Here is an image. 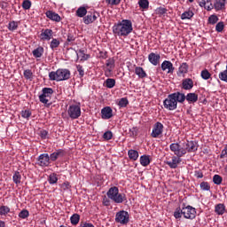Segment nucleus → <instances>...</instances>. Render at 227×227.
<instances>
[{"instance_id":"1","label":"nucleus","mask_w":227,"mask_h":227,"mask_svg":"<svg viewBox=\"0 0 227 227\" xmlns=\"http://www.w3.org/2000/svg\"><path fill=\"white\" fill-rule=\"evenodd\" d=\"M132 31H134V27L130 20H122L113 26V33L115 36L127 38Z\"/></svg>"},{"instance_id":"2","label":"nucleus","mask_w":227,"mask_h":227,"mask_svg":"<svg viewBox=\"0 0 227 227\" xmlns=\"http://www.w3.org/2000/svg\"><path fill=\"white\" fill-rule=\"evenodd\" d=\"M179 104L185 102V94L181 92H174L169 94L163 101V106L168 111H175Z\"/></svg>"},{"instance_id":"3","label":"nucleus","mask_w":227,"mask_h":227,"mask_svg":"<svg viewBox=\"0 0 227 227\" xmlns=\"http://www.w3.org/2000/svg\"><path fill=\"white\" fill-rule=\"evenodd\" d=\"M182 215H184V219H196V208L192 206H186L184 203L182 207H176L174 212L175 219H182Z\"/></svg>"},{"instance_id":"4","label":"nucleus","mask_w":227,"mask_h":227,"mask_svg":"<svg viewBox=\"0 0 227 227\" xmlns=\"http://www.w3.org/2000/svg\"><path fill=\"white\" fill-rule=\"evenodd\" d=\"M169 150L174 153V155L172 156L171 160H167L165 163L171 169H176V168H178V164L182 162V157H184V153L178 150L177 145L173 143L169 145Z\"/></svg>"},{"instance_id":"5","label":"nucleus","mask_w":227,"mask_h":227,"mask_svg":"<svg viewBox=\"0 0 227 227\" xmlns=\"http://www.w3.org/2000/svg\"><path fill=\"white\" fill-rule=\"evenodd\" d=\"M107 198L114 203L120 205L123 201H127V195L125 193H120V189L117 186H112L106 192Z\"/></svg>"},{"instance_id":"6","label":"nucleus","mask_w":227,"mask_h":227,"mask_svg":"<svg viewBox=\"0 0 227 227\" xmlns=\"http://www.w3.org/2000/svg\"><path fill=\"white\" fill-rule=\"evenodd\" d=\"M70 70L68 69H58L56 72L51 71L49 73L50 81H57L59 82L61 81H68L70 79Z\"/></svg>"},{"instance_id":"7","label":"nucleus","mask_w":227,"mask_h":227,"mask_svg":"<svg viewBox=\"0 0 227 227\" xmlns=\"http://www.w3.org/2000/svg\"><path fill=\"white\" fill-rule=\"evenodd\" d=\"M173 144L178 147V150L183 153V155L198 152V143L194 141H187L183 143L182 145H180L179 143Z\"/></svg>"},{"instance_id":"8","label":"nucleus","mask_w":227,"mask_h":227,"mask_svg":"<svg viewBox=\"0 0 227 227\" xmlns=\"http://www.w3.org/2000/svg\"><path fill=\"white\" fill-rule=\"evenodd\" d=\"M115 223L121 224L122 226H127L130 223V215L129 212L125 210H121L115 215Z\"/></svg>"},{"instance_id":"9","label":"nucleus","mask_w":227,"mask_h":227,"mask_svg":"<svg viewBox=\"0 0 227 227\" xmlns=\"http://www.w3.org/2000/svg\"><path fill=\"white\" fill-rule=\"evenodd\" d=\"M37 166L40 168H49L51 164V156L49 153H42L36 159Z\"/></svg>"},{"instance_id":"10","label":"nucleus","mask_w":227,"mask_h":227,"mask_svg":"<svg viewBox=\"0 0 227 227\" xmlns=\"http://www.w3.org/2000/svg\"><path fill=\"white\" fill-rule=\"evenodd\" d=\"M67 114L72 120H77L81 116V106L71 105L68 107Z\"/></svg>"},{"instance_id":"11","label":"nucleus","mask_w":227,"mask_h":227,"mask_svg":"<svg viewBox=\"0 0 227 227\" xmlns=\"http://www.w3.org/2000/svg\"><path fill=\"white\" fill-rule=\"evenodd\" d=\"M52 93H54V90L52 88H43L42 90V94L39 96V100L42 104H49V99L51 97H52Z\"/></svg>"},{"instance_id":"12","label":"nucleus","mask_w":227,"mask_h":227,"mask_svg":"<svg viewBox=\"0 0 227 227\" xmlns=\"http://www.w3.org/2000/svg\"><path fill=\"white\" fill-rule=\"evenodd\" d=\"M163 132H164V124H162L160 121H157L153 126V131L151 133V137H153V138L160 137V136H162Z\"/></svg>"},{"instance_id":"13","label":"nucleus","mask_w":227,"mask_h":227,"mask_svg":"<svg viewBox=\"0 0 227 227\" xmlns=\"http://www.w3.org/2000/svg\"><path fill=\"white\" fill-rule=\"evenodd\" d=\"M52 35L54 32L51 28H45L41 30V34L39 35L40 40L42 42H49L52 38Z\"/></svg>"},{"instance_id":"14","label":"nucleus","mask_w":227,"mask_h":227,"mask_svg":"<svg viewBox=\"0 0 227 227\" xmlns=\"http://www.w3.org/2000/svg\"><path fill=\"white\" fill-rule=\"evenodd\" d=\"M67 155V151L64 149H57L55 152L50 154V160L51 162H56L58 159H63Z\"/></svg>"},{"instance_id":"15","label":"nucleus","mask_w":227,"mask_h":227,"mask_svg":"<svg viewBox=\"0 0 227 227\" xmlns=\"http://www.w3.org/2000/svg\"><path fill=\"white\" fill-rule=\"evenodd\" d=\"M161 70L163 72H166L167 74H173L175 72V67L173 66V63L169 60H164L161 63Z\"/></svg>"},{"instance_id":"16","label":"nucleus","mask_w":227,"mask_h":227,"mask_svg":"<svg viewBox=\"0 0 227 227\" xmlns=\"http://www.w3.org/2000/svg\"><path fill=\"white\" fill-rule=\"evenodd\" d=\"M100 17V13L98 12H94L93 14H88L83 18L84 24H93L95 20H97Z\"/></svg>"},{"instance_id":"17","label":"nucleus","mask_w":227,"mask_h":227,"mask_svg":"<svg viewBox=\"0 0 227 227\" xmlns=\"http://www.w3.org/2000/svg\"><path fill=\"white\" fill-rule=\"evenodd\" d=\"M182 90H185L187 91H191L192 88H194V81L191 78H185L182 81L181 84Z\"/></svg>"},{"instance_id":"18","label":"nucleus","mask_w":227,"mask_h":227,"mask_svg":"<svg viewBox=\"0 0 227 227\" xmlns=\"http://www.w3.org/2000/svg\"><path fill=\"white\" fill-rule=\"evenodd\" d=\"M199 6H200V8H205L207 12H212V10H214L212 0H199Z\"/></svg>"},{"instance_id":"19","label":"nucleus","mask_w":227,"mask_h":227,"mask_svg":"<svg viewBox=\"0 0 227 227\" xmlns=\"http://www.w3.org/2000/svg\"><path fill=\"white\" fill-rule=\"evenodd\" d=\"M101 117L103 120H110L113 118V108L111 106H106L101 110Z\"/></svg>"},{"instance_id":"20","label":"nucleus","mask_w":227,"mask_h":227,"mask_svg":"<svg viewBox=\"0 0 227 227\" xmlns=\"http://www.w3.org/2000/svg\"><path fill=\"white\" fill-rule=\"evenodd\" d=\"M45 15L50 20H53V22H61V16L52 11H47Z\"/></svg>"},{"instance_id":"21","label":"nucleus","mask_w":227,"mask_h":227,"mask_svg":"<svg viewBox=\"0 0 227 227\" xmlns=\"http://www.w3.org/2000/svg\"><path fill=\"white\" fill-rule=\"evenodd\" d=\"M148 59L152 65L157 67L160 61V55L152 52L148 55Z\"/></svg>"},{"instance_id":"22","label":"nucleus","mask_w":227,"mask_h":227,"mask_svg":"<svg viewBox=\"0 0 227 227\" xmlns=\"http://www.w3.org/2000/svg\"><path fill=\"white\" fill-rule=\"evenodd\" d=\"M214 8L215 12L226 10V0H215Z\"/></svg>"},{"instance_id":"23","label":"nucleus","mask_w":227,"mask_h":227,"mask_svg":"<svg viewBox=\"0 0 227 227\" xmlns=\"http://www.w3.org/2000/svg\"><path fill=\"white\" fill-rule=\"evenodd\" d=\"M184 100H186L188 104H196V102H198V94L190 92L186 96L184 95Z\"/></svg>"},{"instance_id":"24","label":"nucleus","mask_w":227,"mask_h":227,"mask_svg":"<svg viewBox=\"0 0 227 227\" xmlns=\"http://www.w3.org/2000/svg\"><path fill=\"white\" fill-rule=\"evenodd\" d=\"M215 212L216 215H224L226 214V206L223 203L215 206Z\"/></svg>"},{"instance_id":"25","label":"nucleus","mask_w":227,"mask_h":227,"mask_svg":"<svg viewBox=\"0 0 227 227\" xmlns=\"http://www.w3.org/2000/svg\"><path fill=\"white\" fill-rule=\"evenodd\" d=\"M135 74L138 76L139 79H145V77H148L146 71H145V69H143L141 67H135Z\"/></svg>"},{"instance_id":"26","label":"nucleus","mask_w":227,"mask_h":227,"mask_svg":"<svg viewBox=\"0 0 227 227\" xmlns=\"http://www.w3.org/2000/svg\"><path fill=\"white\" fill-rule=\"evenodd\" d=\"M187 72H189V65H187V63L184 62L180 65L178 71H177V74L184 75V74H187Z\"/></svg>"},{"instance_id":"27","label":"nucleus","mask_w":227,"mask_h":227,"mask_svg":"<svg viewBox=\"0 0 227 227\" xmlns=\"http://www.w3.org/2000/svg\"><path fill=\"white\" fill-rule=\"evenodd\" d=\"M194 17V12L191 10L185 11L181 14L182 20H191Z\"/></svg>"},{"instance_id":"28","label":"nucleus","mask_w":227,"mask_h":227,"mask_svg":"<svg viewBox=\"0 0 227 227\" xmlns=\"http://www.w3.org/2000/svg\"><path fill=\"white\" fill-rule=\"evenodd\" d=\"M150 162H151L150 155L145 154L140 157V164L144 168H146V166H150Z\"/></svg>"},{"instance_id":"29","label":"nucleus","mask_w":227,"mask_h":227,"mask_svg":"<svg viewBox=\"0 0 227 227\" xmlns=\"http://www.w3.org/2000/svg\"><path fill=\"white\" fill-rule=\"evenodd\" d=\"M128 156L130 160H137L139 159V153L134 149H130L128 151Z\"/></svg>"},{"instance_id":"30","label":"nucleus","mask_w":227,"mask_h":227,"mask_svg":"<svg viewBox=\"0 0 227 227\" xmlns=\"http://www.w3.org/2000/svg\"><path fill=\"white\" fill-rule=\"evenodd\" d=\"M106 67H108L107 68V72H109V74H111V72H113V70H114V67H115V61L114 59L110 58L106 60Z\"/></svg>"},{"instance_id":"31","label":"nucleus","mask_w":227,"mask_h":227,"mask_svg":"<svg viewBox=\"0 0 227 227\" xmlns=\"http://www.w3.org/2000/svg\"><path fill=\"white\" fill-rule=\"evenodd\" d=\"M43 51H44L43 47L39 46L38 48H36L32 51V54L34 58H42V56H43Z\"/></svg>"},{"instance_id":"32","label":"nucleus","mask_w":227,"mask_h":227,"mask_svg":"<svg viewBox=\"0 0 227 227\" xmlns=\"http://www.w3.org/2000/svg\"><path fill=\"white\" fill-rule=\"evenodd\" d=\"M67 38L66 41V45H72L73 42H75V35L72 33V31H69L67 35Z\"/></svg>"},{"instance_id":"33","label":"nucleus","mask_w":227,"mask_h":227,"mask_svg":"<svg viewBox=\"0 0 227 227\" xmlns=\"http://www.w3.org/2000/svg\"><path fill=\"white\" fill-rule=\"evenodd\" d=\"M79 221H81V215H79V214H74L70 217V222L73 226H77V224H79Z\"/></svg>"},{"instance_id":"34","label":"nucleus","mask_w":227,"mask_h":227,"mask_svg":"<svg viewBox=\"0 0 227 227\" xmlns=\"http://www.w3.org/2000/svg\"><path fill=\"white\" fill-rule=\"evenodd\" d=\"M105 86L106 88H108L109 90L113 89L114 86H116V80L113 78H108L105 81Z\"/></svg>"},{"instance_id":"35","label":"nucleus","mask_w":227,"mask_h":227,"mask_svg":"<svg viewBox=\"0 0 227 227\" xmlns=\"http://www.w3.org/2000/svg\"><path fill=\"white\" fill-rule=\"evenodd\" d=\"M219 22V17L215 14H212L208 17L207 24H210L211 26H214Z\"/></svg>"},{"instance_id":"36","label":"nucleus","mask_w":227,"mask_h":227,"mask_svg":"<svg viewBox=\"0 0 227 227\" xmlns=\"http://www.w3.org/2000/svg\"><path fill=\"white\" fill-rule=\"evenodd\" d=\"M86 13H88V10H86V7H79L76 11V15L77 17L80 18H85L86 17Z\"/></svg>"},{"instance_id":"37","label":"nucleus","mask_w":227,"mask_h":227,"mask_svg":"<svg viewBox=\"0 0 227 227\" xmlns=\"http://www.w3.org/2000/svg\"><path fill=\"white\" fill-rule=\"evenodd\" d=\"M60 43H61L59 42V40H58L57 38H53L50 43V49H51V51H54V49H58V47H59Z\"/></svg>"},{"instance_id":"38","label":"nucleus","mask_w":227,"mask_h":227,"mask_svg":"<svg viewBox=\"0 0 227 227\" xmlns=\"http://www.w3.org/2000/svg\"><path fill=\"white\" fill-rule=\"evenodd\" d=\"M138 5L139 8H142V10H148L150 6V2H148V0H139Z\"/></svg>"},{"instance_id":"39","label":"nucleus","mask_w":227,"mask_h":227,"mask_svg":"<svg viewBox=\"0 0 227 227\" xmlns=\"http://www.w3.org/2000/svg\"><path fill=\"white\" fill-rule=\"evenodd\" d=\"M48 182L51 184V185L58 184V175L56 173L51 174L49 176Z\"/></svg>"},{"instance_id":"40","label":"nucleus","mask_w":227,"mask_h":227,"mask_svg":"<svg viewBox=\"0 0 227 227\" xmlns=\"http://www.w3.org/2000/svg\"><path fill=\"white\" fill-rule=\"evenodd\" d=\"M20 21H11L8 24V29L9 31H16V29L19 27Z\"/></svg>"},{"instance_id":"41","label":"nucleus","mask_w":227,"mask_h":227,"mask_svg":"<svg viewBox=\"0 0 227 227\" xmlns=\"http://www.w3.org/2000/svg\"><path fill=\"white\" fill-rule=\"evenodd\" d=\"M12 180L16 185H19L20 184V180H22V176H20V172H15Z\"/></svg>"},{"instance_id":"42","label":"nucleus","mask_w":227,"mask_h":227,"mask_svg":"<svg viewBox=\"0 0 227 227\" xmlns=\"http://www.w3.org/2000/svg\"><path fill=\"white\" fill-rule=\"evenodd\" d=\"M200 76L204 79V81H208V79L212 77V74L207 69H204L201 71Z\"/></svg>"},{"instance_id":"43","label":"nucleus","mask_w":227,"mask_h":227,"mask_svg":"<svg viewBox=\"0 0 227 227\" xmlns=\"http://www.w3.org/2000/svg\"><path fill=\"white\" fill-rule=\"evenodd\" d=\"M79 56L81 58V61H88V59H90V54H86L84 50H79Z\"/></svg>"},{"instance_id":"44","label":"nucleus","mask_w":227,"mask_h":227,"mask_svg":"<svg viewBox=\"0 0 227 227\" xmlns=\"http://www.w3.org/2000/svg\"><path fill=\"white\" fill-rule=\"evenodd\" d=\"M215 31L216 33H223L224 31V22L220 21L215 25Z\"/></svg>"},{"instance_id":"45","label":"nucleus","mask_w":227,"mask_h":227,"mask_svg":"<svg viewBox=\"0 0 227 227\" xmlns=\"http://www.w3.org/2000/svg\"><path fill=\"white\" fill-rule=\"evenodd\" d=\"M213 182L215 185H221L223 184V177L219 175H215L213 176Z\"/></svg>"},{"instance_id":"46","label":"nucleus","mask_w":227,"mask_h":227,"mask_svg":"<svg viewBox=\"0 0 227 227\" xmlns=\"http://www.w3.org/2000/svg\"><path fill=\"white\" fill-rule=\"evenodd\" d=\"M118 106L120 107H127L129 106V99L127 98H122L119 100Z\"/></svg>"},{"instance_id":"47","label":"nucleus","mask_w":227,"mask_h":227,"mask_svg":"<svg viewBox=\"0 0 227 227\" xmlns=\"http://www.w3.org/2000/svg\"><path fill=\"white\" fill-rule=\"evenodd\" d=\"M25 79L31 80L33 79V71L31 69H27L23 72Z\"/></svg>"},{"instance_id":"48","label":"nucleus","mask_w":227,"mask_h":227,"mask_svg":"<svg viewBox=\"0 0 227 227\" xmlns=\"http://www.w3.org/2000/svg\"><path fill=\"white\" fill-rule=\"evenodd\" d=\"M218 77L220 81H223V82H227V71H222L219 73Z\"/></svg>"},{"instance_id":"49","label":"nucleus","mask_w":227,"mask_h":227,"mask_svg":"<svg viewBox=\"0 0 227 227\" xmlns=\"http://www.w3.org/2000/svg\"><path fill=\"white\" fill-rule=\"evenodd\" d=\"M28 215H29V211H27V209L21 210L19 214V217H20V219H27Z\"/></svg>"},{"instance_id":"50","label":"nucleus","mask_w":227,"mask_h":227,"mask_svg":"<svg viewBox=\"0 0 227 227\" xmlns=\"http://www.w3.org/2000/svg\"><path fill=\"white\" fill-rule=\"evenodd\" d=\"M103 138L106 140V141H110V139H113V132L108 130V131H106L103 135Z\"/></svg>"},{"instance_id":"51","label":"nucleus","mask_w":227,"mask_h":227,"mask_svg":"<svg viewBox=\"0 0 227 227\" xmlns=\"http://www.w3.org/2000/svg\"><path fill=\"white\" fill-rule=\"evenodd\" d=\"M201 191H210V184L208 182L200 183Z\"/></svg>"},{"instance_id":"52","label":"nucleus","mask_w":227,"mask_h":227,"mask_svg":"<svg viewBox=\"0 0 227 227\" xmlns=\"http://www.w3.org/2000/svg\"><path fill=\"white\" fill-rule=\"evenodd\" d=\"M21 117L28 120V118H31V111L29 110L21 111Z\"/></svg>"},{"instance_id":"53","label":"nucleus","mask_w":227,"mask_h":227,"mask_svg":"<svg viewBox=\"0 0 227 227\" xmlns=\"http://www.w3.org/2000/svg\"><path fill=\"white\" fill-rule=\"evenodd\" d=\"M102 203H103L104 207H110L111 206V199H109V197L105 195L103 197Z\"/></svg>"},{"instance_id":"54","label":"nucleus","mask_w":227,"mask_h":227,"mask_svg":"<svg viewBox=\"0 0 227 227\" xmlns=\"http://www.w3.org/2000/svg\"><path fill=\"white\" fill-rule=\"evenodd\" d=\"M106 3L112 6H118L121 3V0H106Z\"/></svg>"},{"instance_id":"55","label":"nucleus","mask_w":227,"mask_h":227,"mask_svg":"<svg viewBox=\"0 0 227 227\" xmlns=\"http://www.w3.org/2000/svg\"><path fill=\"white\" fill-rule=\"evenodd\" d=\"M157 15H166L168 13V9L164 7H160L156 10Z\"/></svg>"},{"instance_id":"56","label":"nucleus","mask_w":227,"mask_h":227,"mask_svg":"<svg viewBox=\"0 0 227 227\" xmlns=\"http://www.w3.org/2000/svg\"><path fill=\"white\" fill-rule=\"evenodd\" d=\"M23 10H29L31 8V2L29 0H25L22 3Z\"/></svg>"},{"instance_id":"57","label":"nucleus","mask_w":227,"mask_h":227,"mask_svg":"<svg viewBox=\"0 0 227 227\" xmlns=\"http://www.w3.org/2000/svg\"><path fill=\"white\" fill-rule=\"evenodd\" d=\"M76 70L79 73L80 77H84V67L81 65H76Z\"/></svg>"},{"instance_id":"58","label":"nucleus","mask_w":227,"mask_h":227,"mask_svg":"<svg viewBox=\"0 0 227 227\" xmlns=\"http://www.w3.org/2000/svg\"><path fill=\"white\" fill-rule=\"evenodd\" d=\"M6 214H10V208L8 206H1V215H6Z\"/></svg>"},{"instance_id":"59","label":"nucleus","mask_w":227,"mask_h":227,"mask_svg":"<svg viewBox=\"0 0 227 227\" xmlns=\"http://www.w3.org/2000/svg\"><path fill=\"white\" fill-rule=\"evenodd\" d=\"M39 136L41 139H47V137L49 136V131L45 129H41Z\"/></svg>"},{"instance_id":"60","label":"nucleus","mask_w":227,"mask_h":227,"mask_svg":"<svg viewBox=\"0 0 227 227\" xmlns=\"http://www.w3.org/2000/svg\"><path fill=\"white\" fill-rule=\"evenodd\" d=\"M61 188L63 191H68L70 189V183L68 181H66L62 184Z\"/></svg>"},{"instance_id":"61","label":"nucleus","mask_w":227,"mask_h":227,"mask_svg":"<svg viewBox=\"0 0 227 227\" xmlns=\"http://www.w3.org/2000/svg\"><path fill=\"white\" fill-rule=\"evenodd\" d=\"M224 157H227V145L224 146L220 154V159H224Z\"/></svg>"},{"instance_id":"62","label":"nucleus","mask_w":227,"mask_h":227,"mask_svg":"<svg viewBox=\"0 0 227 227\" xmlns=\"http://www.w3.org/2000/svg\"><path fill=\"white\" fill-rule=\"evenodd\" d=\"M194 176H196V178H203V172H201V170H195Z\"/></svg>"},{"instance_id":"63","label":"nucleus","mask_w":227,"mask_h":227,"mask_svg":"<svg viewBox=\"0 0 227 227\" xmlns=\"http://www.w3.org/2000/svg\"><path fill=\"white\" fill-rule=\"evenodd\" d=\"M82 227H95V225H93L92 223H85L82 224Z\"/></svg>"},{"instance_id":"64","label":"nucleus","mask_w":227,"mask_h":227,"mask_svg":"<svg viewBox=\"0 0 227 227\" xmlns=\"http://www.w3.org/2000/svg\"><path fill=\"white\" fill-rule=\"evenodd\" d=\"M1 227H4V222H1Z\"/></svg>"}]
</instances>
